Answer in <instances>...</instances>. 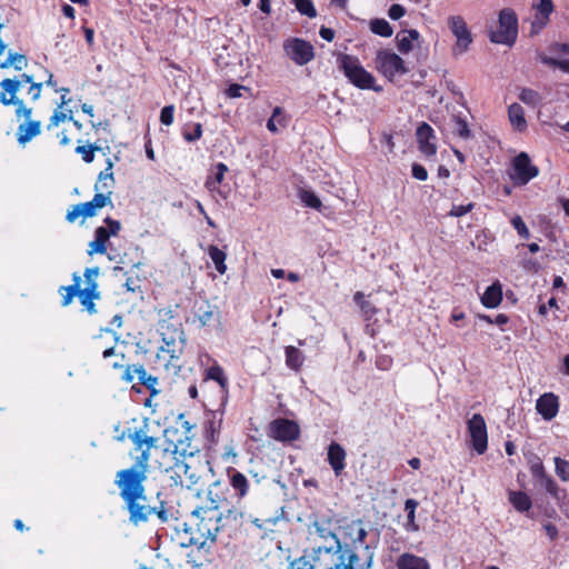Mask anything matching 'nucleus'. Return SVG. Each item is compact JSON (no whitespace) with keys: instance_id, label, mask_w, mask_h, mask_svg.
<instances>
[{"instance_id":"19","label":"nucleus","mask_w":569,"mask_h":569,"mask_svg":"<svg viewBox=\"0 0 569 569\" xmlns=\"http://www.w3.org/2000/svg\"><path fill=\"white\" fill-rule=\"evenodd\" d=\"M346 450L338 442H331L328 447L327 460L336 477L341 476L346 467Z\"/></svg>"},{"instance_id":"45","label":"nucleus","mask_w":569,"mask_h":569,"mask_svg":"<svg viewBox=\"0 0 569 569\" xmlns=\"http://www.w3.org/2000/svg\"><path fill=\"white\" fill-rule=\"evenodd\" d=\"M519 99L526 103L527 106H530L532 108H536L537 106H539L541 103V96L539 94V92L532 90V89H529V88H523L521 89L520 93H519Z\"/></svg>"},{"instance_id":"3","label":"nucleus","mask_w":569,"mask_h":569,"mask_svg":"<svg viewBox=\"0 0 569 569\" xmlns=\"http://www.w3.org/2000/svg\"><path fill=\"white\" fill-rule=\"evenodd\" d=\"M114 483L120 490V497L129 511V520L132 525L147 522L149 517L156 511V507L148 506L144 482L140 481H119Z\"/></svg>"},{"instance_id":"22","label":"nucleus","mask_w":569,"mask_h":569,"mask_svg":"<svg viewBox=\"0 0 569 569\" xmlns=\"http://www.w3.org/2000/svg\"><path fill=\"white\" fill-rule=\"evenodd\" d=\"M107 204L112 206L111 201V191L103 192H96L93 199L88 202L81 203L84 218H91L97 214V211Z\"/></svg>"},{"instance_id":"51","label":"nucleus","mask_w":569,"mask_h":569,"mask_svg":"<svg viewBox=\"0 0 569 569\" xmlns=\"http://www.w3.org/2000/svg\"><path fill=\"white\" fill-rule=\"evenodd\" d=\"M537 481H539L540 486H542L547 492H549L552 496H556L558 492V486L556 481L545 472L542 476H540Z\"/></svg>"},{"instance_id":"35","label":"nucleus","mask_w":569,"mask_h":569,"mask_svg":"<svg viewBox=\"0 0 569 569\" xmlns=\"http://www.w3.org/2000/svg\"><path fill=\"white\" fill-rule=\"evenodd\" d=\"M508 116L511 124L518 131H522L527 128V121L525 119L523 109L519 103H512L508 109Z\"/></svg>"},{"instance_id":"61","label":"nucleus","mask_w":569,"mask_h":569,"mask_svg":"<svg viewBox=\"0 0 569 569\" xmlns=\"http://www.w3.org/2000/svg\"><path fill=\"white\" fill-rule=\"evenodd\" d=\"M406 13V9L401 4H392L389 8L388 14L392 20H398L403 17Z\"/></svg>"},{"instance_id":"32","label":"nucleus","mask_w":569,"mask_h":569,"mask_svg":"<svg viewBox=\"0 0 569 569\" xmlns=\"http://www.w3.org/2000/svg\"><path fill=\"white\" fill-rule=\"evenodd\" d=\"M228 171V167L219 162L214 167V171L207 178L206 180V187L209 191L213 192H220L219 184L222 182L224 173Z\"/></svg>"},{"instance_id":"29","label":"nucleus","mask_w":569,"mask_h":569,"mask_svg":"<svg viewBox=\"0 0 569 569\" xmlns=\"http://www.w3.org/2000/svg\"><path fill=\"white\" fill-rule=\"evenodd\" d=\"M502 300L501 284L496 282L489 286L481 297V302L487 308H496Z\"/></svg>"},{"instance_id":"44","label":"nucleus","mask_w":569,"mask_h":569,"mask_svg":"<svg viewBox=\"0 0 569 569\" xmlns=\"http://www.w3.org/2000/svg\"><path fill=\"white\" fill-rule=\"evenodd\" d=\"M72 279H73V284L68 286V287H62V289L67 291L66 296H63V298H62L63 307L70 305V302L72 301V299L76 295L79 296L81 278H80V276H78V273H73Z\"/></svg>"},{"instance_id":"54","label":"nucleus","mask_w":569,"mask_h":569,"mask_svg":"<svg viewBox=\"0 0 569 569\" xmlns=\"http://www.w3.org/2000/svg\"><path fill=\"white\" fill-rule=\"evenodd\" d=\"M99 274V268H87L84 271V278H86V288H91V286H94V289L98 290V282L97 277Z\"/></svg>"},{"instance_id":"8","label":"nucleus","mask_w":569,"mask_h":569,"mask_svg":"<svg viewBox=\"0 0 569 569\" xmlns=\"http://www.w3.org/2000/svg\"><path fill=\"white\" fill-rule=\"evenodd\" d=\"M377 69L388 79L407 73L405 61L395 52L381 50L376 57Z\"/></svg>"},{"instance_id":"26","label":"nucleus","mask_w":569,"mask_h":569,"mask_svg":"<svg viewBox=\"0 0 569 569\" xmlns=\"http://www.w3.org/2000/svg\"><path fill=\"white\" fill-rule=\"evenodd\" d=\"M290 117L284 112L281 107H276L272 114L267 121V129L272 133H278L280 129L287 128Z\"/></svg>"},{"instance_id":"20","label":"nucleus","mask_w":569,"mask_h":569,"mask_svg":"<svg viewBox=\"0 0 569 569\" xmlns=\"http://www.w3.org/2000/svg\"><path fill=\"white\" fill-rule=\"evenodd\" d=\"M193 321H198L200 328L211 326L213 322L220 323V311L216 306L204 301L197 308Z\"/></svg>"},{"instance_id":"48","label":"nucleus","mask_w":569,"mask_h":569,"mask_svg":"<svg viewBox=\"0 0 569 569\" xmlns=\"http://www.w3.org/2000/svg\"><path fill=\"white\" fill-rule=\"evenodd\" d=\"M297 10L309 18H315L317 11L311 0H293Z\"/></svg>"},{"instance_id":"2","label":"nucleus","mask_w":569,"mask_h":569,"mask_svg":"<svg viewBox=\"0 0 569 569\" xmlns=\"http://www.w3.org/2000/svg\"><path fill=\"white\" fill-rule=\"evenodd\" d=\"M126 437L132 441L133 449L139 455L134 457L133 466L117 472L116 480L144 482L149 470V461L154 452H158L157 442L159 439L149 435L148 418H144L141 427L127 429L118 439L121 441Z\"/></svg>"},{"instance_id":"55","label":"nucleus","mask_w":569,"mask_h":569,"mask_svg":"<svg viewBox=\"0 0 569 569\" xmlns=\"http://www.w3.org/2000/svg\"><path fill=\"white\" fill-rule=\"evenodd\" d=\"M174 107L172 104L166 106L160 112V121L164 126H170L173 122Z\"/></svg>"},{"instance_id":"14","label":"nucleus","mask_w":569,"mask_h":569,"mask_svg":"<svg viewBox=\"0 0 569 569\" xmlns=\"http://www.w3.org/2000/svg\"><path fill=\"white\" fill-rule=\"evenodd\" d=\"M416 136L421 153H423L426 157H432L437 153L435 131L428 123L422 122L417 128Z\"/></svg>"},{"instance_id":"16","label":"nucleus","mask_w":569,"mask_h":569,"mask_svg":"<svg viewBox=\"0 0 569 569\" xmlns=\"http://www.w3.org/2000/svg\"><path fill=\"white\" fill-rule=\"evenodd\" d=\"M173 472L174 476H171L176 485L186 486L187 488H191L194 486L199 477L192 470V468L186 463L184 461L177 460L173 463Z\"/></svg>"},{"instance_id":"52","label":"nucleus","mask_w":569,"mask_h":569,"mask_svg":"<svg viewBox=\"0 0 569 569\" xmlns=\"http://www.w3.org/2000/svg\"><path fill=\"white\" fill-rule=\"evenodd\" d=\"M69 116L64 113L59 107L54 109L52 116L49 119V123L47 126L48 130L58 127L61 122L68 120Z\"/></svg>"},{"instance_id":"39","label":"nucleus","mask_w":569,"mask_h":569,"mask_svg":"<svg viewBox=\"0 0 569 569\" xmlns=\"http://www.w3.org/2000/svg\"><path fill=\"white\" fill-rule=\"evenodd\" d=\"M28 66V59L24 54L10 51L8 58L0 63V68L7 69L13 67L17 71H21Z\"/></svg>"},{"instance_id":"21","label":"nucleus","mask_w":569,"mask_h":569,"mask_svg":"<svg viewBox=\"0 0 569 569\" xmlns=\"http://www.w3.org/2000/svg\"><path fill=\"white\" fill-rule=\"evenodd\" d=\"M558 397L551 392L543 393L536 403L537 411L545 420L553 419L558 413Z\"/></svg>"},{"instance_id":"9","label":"nucleus","mask_w":569,"mask_h":569,"mask_svg":"<svg viewBox=\"0 0 569 569\" xmlns=\"http://www.w3.org/2000/svg\"><path fill=\"white\" fill-rule=\"evenodd\" d=\"M283 50L286 54L298 66H305L315 57L313 47L299 38H291L284 41Z\"/></svg>"},{"instance_id":"62","label":"nucleus","mask_w":569,"mask_h":569,"mask_svg":"<svg viewBox=\"0 0 569 569\" xmlns=\"http://www.w3.org/2000/svg\"><path fill=\"white\" fill-rule=\"evenodd\" d=\"M412 176L420 181H425L428 178V172H427L426 168L422 167L421 164L413 163L412 164Z\"/></svg>"},{"instance_id":"11","label":"nucleus","mask_w":569,"mask_h":569,"mask_svg":"<svg viewBox=\"0 0 569 569\" xmlns=\"http://www.w3.org/2000/svg\"><path fill=\"white\" fill-rule=\"evenodd\" d=\"M448 26L457 38V42L452 49L453 54H462L468 50L469 44L472 42V37L467 23L460 16H451L448 18Z\"/></svg>"},{"instance_id":"63","label":"nucleus","mask_w":569,"mask_h":569,"mask_svg":"<svg viewBox=\"0 0 569 569\" xmlns=\"http://www.w3.org/2000/svg\"><path fill=\"white\" fill-rule=\"evenodd\" d=\"M138 365L139 363L127 366L122 375V380H124L128 383L132 382L134 380V376H137L134 369L138 367Z\"/></svg>"},{"instance_id":"40","label":"nucleus","mask_w":569,"mask_h":569,"mask_svg":"<svg viewBox=\"0 0 569 569\" xmlns=\"http://www.w3.org/2000/svg\"><path fill=\"white\" fill-rule=\"evenodd\" d=\"M453 133L463 140H468L472 137L471 130L469 129L467 119L460 114L452 116Z\"/></svg>"},{"instance_id":"49","label":"nucleus","mask_w":569,"mask_h":569,"mask_svg":"<svg viewBox=\"0 0 569 569\" xmlns=\"http://www.w3.org/2000/svg\"><path fill=\"white\" fill-rule=\"evenodd\" d=\"M555 469H556V473L557 476L562 480V481H568L569 480V462L560 457H556L555 458Z\"/></svg>"},{"instance_id":"4","label":"nucleus","mask_w":569,"mask_h":569,"mask_svg":"<svg viewBox=\"0 0 569 569\" xmlns=\"http://www.w3.org/2000/svg\"><path fill=\"white\" fill-rule=\"evenodd\" d=\"M196 521V532L191 533L188 545L203 548L207 541L214 542L218 532L226 526L223 512L214 508H196L191 512Z\"/></svg>"},{"instance_id":"30","label":"nucleus","mask_w":569,"mask_h":569,"mask_svg":"<svg viewBox=\"0 0 569 569\" xmlns=\"http://www.w3.org/2000/svg\"><path fill=\"white\" fill-rule=\"evenodd\" d=\"M110 238V232L104 227H98L94 232V240L90 242L89 253H104L107 251V241Z\"/></svg>"},{"instance_id":"13","label":"nucleus","mask_w":569,"mask_h":569,"mask_svg":"<svg viewBox=\"0 0 569 569\" xmlns=\"http://www.w3.org/2000/svg\"><path fill=\"white\" fill-rule=\"evenodd\" d=\"M513 172L510 177L518 184H526L531 179L538 176L539 170L530 161L529 156L526 152H520L512 161Z\"/></svg>"},{"instance_id":"53","label":"nucleus","mask_w":569,"mask_h":569,"mask_svg":"<svg viewBox=\"0 0 569 569\" xmlns=\"http://www.w3.org/2000/svg\"><path fill=\"white\" fill-rule=\"evenodd\" d=\"M511 223L521 238L528 239L530 237L529 229L527 228L526 223L523 222L520 216H515L511 219Z\"/></svg>"},{"instance_id":"60","label":"nucleus","mask_w":569,"mask_h":569,"mask_svg":"<svg viewBox=\"0 0 569 569\" xmlns=\"http://www.w3.org/2000/svg\"><path fill=\"white\" fill-rule=\"evenodd\" d=\"M473 204L472 203H468L466 206H452L451 210L449 211V216L451 217H462L465 216L466 213H468L471 209H472Z\"/></svg>"},{"instance_id":"24","label":"nucleus","mask_w":569,"mask_h":569,"mask_svg":"<svg viewBox=\"0 0 569 569\" xmlns=\"http://www.w3.org/2000/svg\"><path fill=\"white\" fill-rule=\"evenodd\" d=\"M21 123L17 130V140L20 144H26L41 132V122L39 120H29Z\"/></svg>"},{"instance_id":"18","label":"nucleus","mask_w":569,"mask_h":569,"mask_svg":"<svg viewBox=\"0 0 569 569\" xmlns=\"http://www.w3.org/2000/svg\"><path fill=\"white\" fill-rule=\"evenodd\" d=\"M331 519L328 517L315 518L310 525V535H317L320 539L328 545H333L335 540H338L337 533L331 528Z\"/></svg>"},{"instance_id":"41","label":"nucleus","mask_w":569,"mask_h":569,"mask_svg":"<svg viewBox=\"0 0 569 569\" xmlns=\"http://www.w3.org/2000/svg\"><path fill=\"white\" fill-rule=\"evenodd\" d=\"M418 502L415 499H407L405 502V510L407 511V522L405 528L407 531H417L418 526L416 523V509Z\"/></svg>"},{"instance_id":"37","label":"nucleus","mask_w":569,"mask_h":569,"mask_svg":"<svg viewBox=\"0 0 569 569\" xmlns=\"http://www.w3.org/2000/svg\"><path fill=\"white\" fill-rule=\"evenodd\" d=\"M305 361L303 353L293 346L286 348V365L288 368L298 371L302 367Z\"/></svg>"},{"instance_id":"12","label":"nucleus","mask_w":569,"mask_h":569,"mask_svg":"<svg viewBox=\"0 0 569 569\" xmlns=\"http://www.w3.org/2000/svg\"><path fill=\"white\" fill-rule=\"evenodd\" d=\"M269 436L278 441L290 442L299 438L300 428L292 420L279 418L270 422Z\"/></svg>"},{"instance_id":"64","label":"nucleus","mask_w":569,"mask_h":569,"mask_svg":"<svg viewBox=\"0 0 569 569\" xmlns=\"http://www.w3.org/2000/svg\"><path fill=\"white\" fill-rule=\"evenodd\" d=\"M392 359L388 356H381L376 360V366L380 370H388L391 367Z\"/></svg>"},{"instance_id":"7","label":"nucleus","mask_w":569,"mask_h":569,"mask_svg":"<svg viewBox=\"0 0 569 569\" xmlns=\"http://www.w3.org/2000/svg\"><path fill=\"white\" fill-rule=\"evenodd\" d=\"M518 36V19L513 10L502 9L499 13L498 28L490 31L495 43L512 46Z\"/></svg>"},{"instance_id":"25","label":"nucleus","mask_w":569,"mask_h":569,"mask_svg":"<svg viewBox=\"0 0 569 569\" xmlns=\"http://www.w3.org/2000/svg\"><path fill=\"white\" fill-rule=\"evenodd\" d=\"M419 32L415 29L411 30H402L398 32L396 39L398 44V50L406 54L413 50L415 42L419 39Z\"/></svg>"},{"instance_id":"10","label":"nucleus","mask_w":569,"mask_h":569,"mask_svg":"<svg viewBox=\"0 0 569 569\" xmlns=\"http://www.w3.org/2000/svg\"><path fill=\"white\" fill-rule=\"evenodd\" d=\"M467 425L472 448L478 455L485 453L488 448V433L483 417L480 413H475Z\"/></svg>"},{"instance_id":"27","label":"nucleus","mask_w":569,"mask_h":569,"mask_svg":"<svg viewBox=\"0 0 569 569\" xmlns=\"http://www.w3.org/2000/svg\"><path fill=\"white\" fill-rule=\"evenodd\" d=\"M228 476L230 486L237 492L238 498H243L249 490V482L246 476L236 469L229 470Z\"/></svg>"},{"instance_id":"15","label":"nucleus","mask_w":569,"mask_h":569,"mask_svg":"<svg viewBox=\"0 0 569 569\" xmlns=\"http://www.w3.org/2000/svg\"><path fill=\"white\" fill-rule=\"evenodd\" d=\"M178 452L177 445L170 442L168 447L160 448L154 452V468L160 471H170L173 469V463L178 460L176 455Z\"/></svg>"},{"instance_id":"36","label":"nucleus","mask_w":569,"mask_h":569,"mask_svg":"<svg viewBox=\"0 0 569 569\" xmlns=\"http://www.w3.org/2000/svg\"><path fill=\"white\" fill-rule=\"evenodd\" d=\"M509 501L519 512H526L532 506L530 497L522 491H510Z\"/></svg>"},{"instance_id":"1","label":"nucleus","mask_w":569,"mask_h":569,"mask_svg":"<svg viewBox=\"0 0 569 569\" xmlns=\"http://www.w3.org/2000/svg\"><path fill=\"white\" fill-rule=\"evenodd\" d=\"M341 538L333 545L318 546L315 556L330 557L327 569H372L378 539L373 538L361 519L345 521L339 527Z\"/></svg>"},{"instance_id":"59","label":"nucleus","mask_w":569,"mask_h":569,"mask_svg":"<svg viewBox=\"0 0 569 569\" xmlns=\"http://www.w3.org/2000/svg\"><path fill=\"white\" fill-rule=\"evenodd\" d=\"M79 217H83L84 218V212H83L81 203L73 206L71 208V210L68 211V213L66 216V219H67V221L72 223Z\"/></svg>"},{"instance_id":"50","label":"nucleus","mask_w":569,"mask_h":569,"mask_svg":"<svg viewBox=\"0 0 569 569\" xmlns=\"http://www.w3.org/2000/svg\"><path fill=\"white\" fill-rule=\"evenodd\" d=\"M96 150H100V148L97 147L96 144L78 146L76 148V152L81 154L82 160L87 163H90L93 161Z\"/></svg>"},{"instance_id":"57","label":"nucleus","mask_w":569,"mask_h":569,"mask_svg":"<svg viewBox=\"0 0 569 569\" xmlns=\"http://www.w3.org/2000/svg\"><path fill=\"white\" fill-rule=\"evenodd\" d=\"M530 471H531V475L533 476L535 479H538L540 476H542L546 470H545V467L542 465V461L540 460V458L536 457L531 463H530Z\"/></svg>"},{"instance_id":"42","label":"nucleus","mask_w":569,"mask_h":569,"mask_svg":"<svg viewBox=\"0 0 569 569\" xmlns=\"http://www.w3.org/2000/svg\"><path fill=\"white\" fill-rule=\"evenodd\" d=\"M370 30L381 37L388 38L392 36V28L386 19H373L370 22Z\"/></svg>"},{"instance_id":"43","label":"nucleus","mask_w":569,"mask_h":569,"mask_svg":"<svg viewBox=\"0 0 569 569\" xmlns=\"http://www.w3.org/2000/svg\"><path fill=\"white\" fill-rule=\"evenodd\" d=\"M182 136L186 141L193 142L201 138L202 126L201 123H186L182 128Z\"/></svg>"},{"instance_id":"6","label":"nucleus","mask_w":569,"mask_h":569,"mask_svg":"<svg viewBox=\"0 0 569 569\" xmlns=\"http://www.w3.org/2000/svg\"><path fill=\"white\" fill-rule=\"evenodd\" d=\"M338 62L340 69L353 86L362 90L371 89L376 92L381 91V87L376 86L375 77L360 64L358 58L349 54H340Z\"/></svg>"},{"instance_id":"34","label":"nucleus","mask_w":569,"mask_h":569,"mask_svg":"<svg viewBox=\"0 0 569 569\" xmlns=\"http://www.w3.org/2000/svg\"><path fill=\"white\" fill-rule=\"evenodd\" d=\"M134 372L137 373L139 382L147 389H149L152 396L159 392V390L156 388L158 385V378L152 375H149L144 369L143 365L139 363L138 367L134 369Z\"/></svg>"},{"instance_id":"31","label":"nucleus","mask_w":569,"mask_h":569,"mask_svg":"<svg viewBox=\"0 0 569 569\" xmlns=\"http://www.w3.org/2000/svg\"><path fill=\"white\" fill-rule=\"evenodd\" d=\"M112 168L113 163L111 159H108L106 169L99 173L98 180L94 184V190L97 192H102L104 189L109 190L114 184Z\"/></svg>"},{"instance_id":"47","label":"nucleus","mask_w":569,"mask_h":569,"mask_svg":"<svg viewBox=\"0 0 569 569\" xmlns=\"http://www.w3.org/2000/svg\"><path fill=\"white\" fill-rule=\"evenodd\" d=\"M207 377L211 380L217 381L222 389L227 388L228 380L221 367L213 366L207 371Z\"/></svg>"},{"instance_id":"23","label":"nucleus","mask_w":569,"mask_h":569,"mask_svg":"<svg viewBox=\"0 0 569 569\" xmlns=\"http://www.w3.org/2000/svg\"><path fill=\"white\" fill-rule=\"evenodd\" d=\"M397 569H431L429 561L417 555L405 552L397 558Z\"/></svg>"},{"instance_id":"46","label":"nucleus","mask_w":569,"mask_h":569,"mask_svg":"<svg viewBox=\"0 0 569 569\" xmlns=\"http://www.w3.org/2000/svg\"><path fill=\"white\" fill-rule=\"evenodd\" d=\"M300 200L309 208L320 210L322 203L317 194L310 190H301L299 193Z\"/></svg>"},{"instance_id":"56","label":"nucleus","mask_w":569,"mask_h":569,"mask_svg":"<svg viewBox=\"0 0 569 569\" xmlns=\"http://www.w3.org/2000/svg\"><path fill=\"white\" fill-rule=\"evenodd\" d=\"M293 569H315V565L312 563V558L308 556H302L292 562Z\"/></svg>"},{"instance_id":"38","label":"nucleus","mask_w":569,"mask_h":569,"mask_svg":"<svg viewBox=\"0 0 569 569\" xmlns=\"http://www.w3.org/2000/svg\"><path fill=\"white\" fill-rule=\"evenodd\" d=\"M208 254H209L210 259L212 260V262L216 267V270L220 274H223L227 271V266L224 262L226 258H227L226 252L220 250L217 246L211 244L208 247Z\"/></svg>"},{"instance_id":"33","label":"nucleus","mask_w":569,"mask_h":569,"mask_svg":"<svg viewBox=\"0 0 569 569\" xmlns=\"http://www.w3.org/2000/svg\"><path fill=\"white\" fill-rule=\"evenodd\" d=\"M78 297L81 305L89 313L96 312V305L93 300L100 298V292L94 289V286H91V288L80 289Z\"/></svg>"},{"instance_id":"17","label":"nucleus","mask_w":569,"mask_h":569,"mask_svg":"<svg viewBox=\"0 0 569 569\" xmlns=\"http://www.w3.org/2000/svg\"><path fill=\"white\" fill-rule=\"evenodd\" d=\"M532 8L536 10L535 18L532 20V31L539 32L549 22L550 14L553 12L555 7L552 0H539Z\"/></svg>"},{"instance_id":"28","label":"nucleus","mask_w":569,"mask_h":569,"mask_svg":"<svg viewBox=\"0 0 569 569\" xmlns=\"http://www.w3.org/2000/svg\"><path fill=\"white\" fill-rule=\"evenodd\" d=\"M208 503L204 506H199L198 508H214V510L220 511L226 502V498L222 496V491L220 490V482H213L207 492Z\"/></svg>"},{"instance_id":"5","label":"nucleus","mask_w":569,"mask_h":569,"mask_svg":"<svg viewBox=\"0 0 569 569\" xmlns=\"http://www.w3.org/2000/svg\"><path fill=\"white\" fill-rule=\"evenodd\" d=\"M23 83H34L33 77L28 73H22L19 78H6L0 82V102L3 106H14L16 117L18 119L21 117L28 119L32 114V108L26 107L24 102L17 97Z\"/></svg>"},{"instance_id":"58","label":"nucleus","mask_w":569,"mask_h":569,"mask_svg":"<svg viewBox=\"0 0 569 569\" xmlns=\"http://www.w3.org/2000/svg\"><path fill=\"white\" fill-rule=\"evenodd\" d=\"M242 517V512L237 508L227 509L226 513H223V522L227 525L228 522H238V520Z\"/></svg>"}]
</instances>
